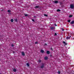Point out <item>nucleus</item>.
<instances>
[{"instance_id": "6ab92c4d", "label": "nucleus", "mask_w": 74, "mask_h": 74, "mask_svg": "<svg viewBox=\"0 0 74 74\" xmlns=\"http://www.w3.org/2000/svg\"><path fill=\"white\" fill-rule=\"evenodd\" d=\"M60 9H58L57 10V12H60Z\"/></svg>"}, {"instance_id": "f03ea898", "label": "nucleus", "mask_w": 74, "mask_h": 74, "mask_svg": "<svg viewBox=\"0 0 74 74\" xmlns=\"http://www.w3.org/2000/svg\"><path fill=\"white\" fill-rule=\"evenodd\" d=\"M70 8H72V9H73L74 8V6L73 5H70Z\"/></svg>"}, {"instance_id": "4be33fe9", "label": "nucleus", "mask_w": 74, "mask_h": 74, "mask_svg": "<svg viewBox=\"0 0 74 74\" xmlns=\"http://www.w3.org/2000/svg\"><path fill=\"white\" fill-rule=\"evenodd\" d=\"M62 4H63V2L60 3V5H62Z\"/></svg>"}, {"instance_id": "a211bd4d", "label": "nucleus", "mask_w": 74, "mask_h": 74, "mask_svg": "<svg viewBox=\"0 0 74 74\" xmlns=\"http://www.w3.org/2000/svg\"><path fill=\"white\" fill-rule=\"evenodd\" d=\"M27 66L29 67V63H27Z\"/></svg>"}, {"instance_id": "a878e982", "label": "nucleus", "mask_w": 74, "mask_h": 74, "mask_svg": "<svg viewBox=\"0 0 74 74\" xmlns=\"http://www.w3.org/2000/svg\"><path fill=\"white\" fill-rule=\"evenodd\" d=\"M38 43V42H35V44H37Z\"/></svg>"}, {"instance_id": "5701e85b", "label": "nucleus", "mask_w": 74, "mask_h": 74, "mask_svg": "<svg viewBox=\"0 0 74 74\" xmlns=\"http://www.w3.org/2000/svg\"><path fill=\"white\" fill-rule=\"evenodd\" d=\"M44 16H47V17L48 16V15H47L45 14H44Z\"/></svg>"}, {"instance_id": "7ed1b4c3", "label": "nucleus", "mask_w": 74, "mask_h": 74, "mask_svg": "<svg viewBox=\"0 0 74 74\" xmlns=\"http://www.w3.org/2000/svg\"><path fill=\"white\" fill-rule=\"evenodd\" d=\"M70 37H71V36H69V37H68V36H67L66 38V39L67 40L68 39H70Z\"/></svg>"}, {"instance_id": "0eeeda50", "label": "nucleus", "mask_w": 74, "mask_h": 74, "mask_svg": "<svg viewBox=\"0 0 74 74\" xmlns=\"http://www.w3.org/2000/svg\"><path fill=\"white\" fill-rule=\"evenodd\" d=\"M14 21H15L16 22H18V19H17V18L14 19Z\"/></svg>"}, {"instance_id": "473e14b6", "label": "nucleus", "mask_w": 74, "mask_h": 74, "mask_svg": "<svg viewBox=\"0 0 74 74\" xmlns=\"http://www.w3.org/2000/svg\"><path fill=\"white\" fill-rule=\"evenodd\" d=\"M73 71H72L71 72V73L73 74H74V73H73Z\"/></svg>"}, {"instance_id": "f257e3e1", "label": "nucleus", "mask_w": 74, "mask_h": 74, "mask_svg": "<svg viewBox=\"0 0 74 74\" xmlns=\"http://www.w3.org/2000/svg\"><path fill=\"white\" fill-rule=\"evenodd\" d=\"M44 67V64L42 63L41 64L40 68L41 69H43Z\"/></svg>"}, {"instance_id": "f704fd0d", "label": "nucleus", "mask_w": 74, "mask_h": 74, "mask_svg": "<svg viewBox=\"0 0 74 74\" xmlns=\"http://www.w3.org/2000/svg\"><path fill=\"white\" fill-rule=\"evenodd\" d=\"M51 50H53L52 49V48H51Z\"/></svg>"}, {"instance_id": "f8f14e48", "label": "nucleus", "mask_w": 74, "mask_h": 74, "mask_svg": "<svg viewBox=\"0 0 74 74\" xmlns=\"http://www.w3.org/2000/svg\"><path fill=\"white\" fill-rule=\"evenodd\" d=\"M63 42L65 45H67V44L64 41H63Z\"/></svg>"}, {"instance_id": "bb28decb", "label": "nucleus", "mask_w": 74, "mask_h": 74, "mask_svg": "<svg viewBox=\"0 0 74 74\" xmlns=\"http://www.w3.org/2000/svg\"><path fill=\"white\" fill-rule=\"evenodd\" d=\"M70 21H71L70 20H68V22H70Z\"/></svg>"}, {"instance_id": "c756f323", "label": "nucleus", "mask_w": 74, "mask_h": 74, "mask_svg": "<svg viewBox=\"0 0 74 74\" xmlns=\"http://www.w3.org/2000/svg\"><path fill=\"white\" fill-rule=\"evenodd\" d=\"M34 18H37V17L36 16H34Z\"/></svg>"}, {"instance_id": "423d86ee", "label": "nucleus", "mask_w": 74, "mask_h": 74, "mask_svg": "<svg viewBox=\"0 0 74 74\" xmlns=\"http://www.w3.org/2000/svg\"><path fill=\"white\" fill-rule=\"evenodd\" d=\"M47 54H48V55L50 53V52L49 51H47Z\"/></svg>"}, {"instance_id": "20e7f679", "label": "nucleus", "mask_w": 74, "mask_h": 74, "mask_svg": "<svg viewBox=\"0 0 74 74\" xmlns=\"http://www.w3.org/2000/svg\"><path fill=\"white\" fill-rule=\"evenodd\" d=\"M21 53L22 54V55H23V56H25V53L23 52H21Z\"/></svg>"}, {"instance_id": "393cba45", "label": "nucleus", "mask_w": 74, "mask_h": 74, "mask_svg": "<svg viewBox=\"0 0 74 74\" xmlns=\"http://www.w3.org/2000/svg\"><path fill=\"white\" fill-rule=\"evenodd\" d=\"M54 36H57V34H56V33H55Z\"/></svg>"}, {"instance_id": "9d476101", "label": "nucleus", "mask_w": 74, "mask_h": 74, "mask_svg": "<svg viewBox=\"0 0 74 74\" xmlns=\"http://www.w3.org/2000/svg\"><path fill=\"white\" fill-rule=\"evenodd\" d=\"M54 3H56V4H57L58 3V1H54Z\"/></svg>"}, {"instance_id": "b1692460", "label": "nucleus", "mask_w": 74, "mask_h": 74, "mask_svg": "<svg viewBox=\"0 0 74 74\" xmlns=\"http://www.w3.org/2000/svg\"><path fill=\"white\" fill-rule=\"evenodd\" d=\"M11 46H12V47H14V44H12L11 45Z\"/></svg>"}, {"instance_id": "c85d7f7f", "label": "nucleus", "mask_w": 74, "mask_h": 74, "mask_svg": "<svg viewBox=\"0 0 74 74\" xmlns=\"http://www.w3.org/2000/svg\"><path fill=\"white\" fill-rule=\"evenodd\" d=\"M32 21L34 22H35V21H34V19H32Z\"/></svg>"}, {"instance_id": "cd10ccee", "label": "nucleus", "mask_w": 74, "mask_h": 74, "mask_svg": "<svg viewBox=\"0 0 74 74\" xmlns=\"http://www.w3.org/2000/svg\"><path fill=\"white\" fill-rule=\"evenodd\" d=\"M41 62V61L40 60H39V62L40 63V62Z\"/></svg>"}, {"instance_id": "72a5a7b5", "label": "nucleus", "mask_w": 74, "mask_h": 74, "mask_svg": "<svg viewBox=\"0 0 74 74\" xmlns=\"http://www.w3.org/2000/svg\"><path fill=\"white\" fill-rule=\"evenodd\" d=\"M47 45V44L46 43L45 44V45Z\"/></svg>"}, {"instance_id": "c9c22d12", "label": "nucleus", "mask_w": 74, "mask_h": 74, "mask_svg": "<svg viewBox=\"0 0 74 74\" xmlns=\"http://www.w3.org/2000/svg\"><path fill=\"white\" fill-rule=\"evenodd\" d=\"M15 53V52L14 51H13V53Z\"/></svg>"}, {"instance_id": "ea45409f", "label": "nucleus", "mask_w": 74, "mask_h": 74, "mask_svg": "<svg viewBox=\"0 0 74 74\" xmlns=\"http://www.w3.org/2000/svg\"><path fill=\"white\" fill-rule=\"evenodd\" d=\"M73 40H74V38H73Z\"/></svg>"}, {"instance_id": "4c0bfd02", "label": "nucleus", "mask_w": 74, "mask_h": 74, "mask_svg": "<svg viewBox=\"0 0 74 74\" xmlns=\"http://www.w3.org/2000/svg\"><path fill=\"white\" fill-rule=\"evenodd\" d=\"M4 10H1V11L2 12V11H3Z\"/></svg>"}, {"instance_id": "ddd939ff", "label": "nucleus", "mask_w": 74, "mask_h": 74, "mask_svg": "<svg viewBox=\"0 0 74 74\" xmlns=\"http://www.w3.org/2000/svg\"><path fill=\"white\" fill-rule=\"evenodd\" d=\"M41 53H43L44 52V51L42 50H41Z\"/></svg>"}, {"instance_id": "7c9ffc66", "label": "nucleus", "mask_w": 74, "mask_h": 74, "mask_svg": "<svg viewBox=\"0 0 74 74\" xmlns=\"http://www.w3.org/2000/svg\"><path fill=\"white\" fill-rule=\"evenodd\" d=\"M62 31H64V29H63V28H62Z\"/></svg>"}, {"instance_id": "e433bc0d", "label": "nucleus", "mask_w": 74, "mask_h": 74, "mask_svg": "<svg viewBox=\"0 0 74 74\" xmlns=\"http://www.w3.org/2000/svg\"><path fill=\"white\" fill-rule=\"evenodd\" d=\"M50 57H51V56H52V55H51L50 56Z\"/></svg>"}, {"instance_id": "aec40b11", "label": "nucleus", "mask_w": 74, "mask_h": 74, "mask_svg": "<svg viewBox=\"0 0 74 74\" xmlns=\"http://www.w3.org/2000/svg\"><path fill=\"white\" fill-rule=\"evenodd\" d=\"M58 74H60V71H58Z\"/></svg>"}, {"instance_id": "39448f33", "label": "nucleus", "mask_w": 74, "mask_h": 74, "mask_svg": "<svg viewBox=\"0 0 74 74\" xmlns=\"http://www.w3.org/2000/svg\"><path fill=\"white\" fill-rule=\"evenodd\" d=\"M40 8V7L39 6H36L35 7V8Z\"/></svg>"}, {"instance_id": "58836bf2", "label": "nucleus", "mask_w": 74, "mask_h": 74, "mask_svg": "<svg viewBox=\"0 0 74 74\" xmlns=\"http://www.w3.org/2000/svg\"><path fill=\"white\" fill-rule=\"evenodd\" d=\"M70 48V47H69V48H68V49H69Z\"/></svg>"}, {"instance_id": "4468645a", "label": "nucleus", "mask_w": 74, "mask_h": 74, "mask_svg": "<svg viewBox=\"0 0 74 74\" xmlns=\"http://www.w3.org/2000/svg\"><path fill=\"white\" fill-rule=\"evenodd\" d=\"M10 21L11 22H14V19H11Z\"/></svg>"}, {"instance_id": "9b49d317", "label": "nucleus", "mask_w": 74, "mask_h": 74, "mask_svg": "<svg viewBox=\"0 0 74 74\" xmlns=\"http://www.w3.org/2000/svg\"><path fill=\"white\" fill-rule=\"evenodd\" d=\"M74 21H72L70 23L71 24H74Z\"/></svg>"}, {"instance_id": "f3484780", "label": "nucleus", "mask_w": 74, "mask_h": 74, "mask_svg": "<svg viewBox=\"0 0 74 74\" xmlns=\"http://www.w3.org/2000/svg\"><path fill=\"white\" fill-rule=\"evenodd\" d=\"M24 15L25 16H28V15H27V14H25Z\"/></svg>"}, {"instance_id": "6e6552de", "label": "nucleus", "mask_w": 74, "mask_h": 74, "mask_svg": "<svg viewBox=\"0 0 74 74\" xmlns=\"http://www.w3.org/2000/svg\"><path fill=\"white\" fill-rule=\"evenodd\" d=\"M51 30H53V29H55V27H52L50 28Z\"/></svg>"}, {"instance_id": "2f4dec72", "label": "nucleus", "mask_w": 74, "mask_h": 74, "mask_svg": "<svg viewBox=\"0 0 74 74\" xmlns=\"http://www.w3.org/2000/svg\"><path fill=\"white\" fill-rule=\"evenodd\" d=\"M54 25L55 26H57V25H56V24H55Z\"/></svg>"}, {"instance_id": "2eb2a0df", "label": "nucleus", "mask_w": 74, "mask_h": 74, "mask_svg": "<svg viewBox=\"0 0 74 74\" xmlns=\"http://www.w3.org/2000/svg\"><path fill=\"white\" fill-rule=\"evenodd\" d=\"M47 59H48V57H45V60H47Z\"/></svg>"}, {"instance_id": "1a4fd4ad", "label": "nucleus", "mask_w": 74, "mask_h": 74, "mask_svg": "<svg viewBox=\"0 0 74 74\" xmlns=\"http://www.w3.org/2000/svg\"><path fill=\"white\" fill-rule=\"evenodd\" d=\"M13 71L14 72H16V69H13Z\"/></svg>"}, {"instance_id": "a19ab883", "label": "nucleus", "mask_w": 74, "mask_h": 74, "mask_svg": "<svg viewBox=\"0 0 74 74\" xmlns=\"http://www.w3.org/2000/svg\"><path fill=\"white\" fill-rule=\"evenodd\" d=\"M0 60H1V59H0Z\"/></svg>"}, {"instance_id": "dca6fc26", "label": "nucleus", "mask_w": 74, "mask_h": 74, "mask_svg": "<svg viewBox=\"0 0 74 74\" xmlns=\"http://www.w3.org/2000/svg\"><path fill=\"white\" fill-rule=\"evenodd\" d=\"M73 17V15H70L69 16V18H71V17Z\"/></svg>"}, {"instance_id": "412c9836", "label": "nucleus", "mask_w": 74, "mask_h": 74, "mask_svg": "<svg viewBox=\"0 0 74 74\" xmlns=\"http://www.w3.org/2000/svg\"><path fill=\"white\" fill-rule=\"evenodd\" d=\"M8 12H11V10H8Z\"/></svg>"}]
</instances>
